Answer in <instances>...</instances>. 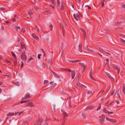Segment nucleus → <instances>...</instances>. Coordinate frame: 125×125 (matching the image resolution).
Wrapping results in <instances>:
<instances>
[{
    "label": "nucleus",
    "instance_id": "1",
    "mask_svg": "<svg viewBox=\"0 0 125 125\" xmlns=\"http://www.w3.org/2000/svg\"><path fill=\"white\" fill-rule=\"evenodd\" d=\"M20 55L21 58L22 60L24 61L26 60L27 56L26 55V52L24 51L21 52L20 53Z\"/></svg>",
    "mask_w": 125,
    "mask_h": 125
},
{
    "label": "nucleus",
    "instance_id": "2",
    "mask_svg": "<svg viewBox=\"0 0 125 125\" xmlns=\"http://www.w3.org/2000/svg\"><path fill=\"white\" fill-rule=\"evenodd\" d=\"M43 122V120L42 119H40L36 121L34 124V125H41L42 123Z\"/></svg>",
    "mask_w": 125,
    "mask_h": 125
},
{
    "label": "nucleus",
    "instance_id": "3",
    "mask_svg": "<svg viewBox=\"0 0 125 125\" xmlns=\"http://www.w3.org/2000/svg\"><path fill=\"white\" fill-rule=\"evenodd\" d=\"M30 97V94H26L24 97L22 99V100H25L29 99Z\"/></svg>",
    "mask_w": 125,
    "mask_h": 125
},
{
    "label": "nucleus",
    "instance_id": "4",
    "mask_svg": "<svg viewBox=\"0 0 125 125\" xmlns=\"http://www.w3.org/2000/svg\"><path fill=\"white\" fill-rule=\"evenodd\" d=\"M99 117L102 118L99 119L100 122L101 123L103 124L104 123V119L105 117L103 116V115L99 116Z\"/></svg>",
    "mask_w": 125,
    "mask_h": 125
},
{
    "label": "nucleus",
    "instance_id": "5",
    "mask_svg": "<svg viewBox=\"0 0 125 125\" xmlns=\"http://www.w3.org/2000/svg\"><path fill=\"white\" fill-rule=\"evenodd\" d=\"M113 67L114 69L117 70V73L118 74H119L120 72V69L116 65L113 64Z\"/></svg>",
    "mask_w": 125,
    "mask_h": 125
},
{
    "label": "nucleus",
    "instance_id": "6",
    "mask_svg": "<svg viewBox=\"0 0 125 125\" xmlns=\"http://www.w3.org/2000/svg\"><path fill=\"white\" fill-rule=\"evenodd\" d=\"M106 119L107 120L111 122H116L117 121L115 119H110L108 117H107Z\"/></svg>",
    "mask_w": 125,
    "mask_h": 125
},
{
    "label": "nucleus",
    "instance_id": "7",
    "mask_svg": "<svg viewBox=\"0 0 125 125\" xmlns=\"http://www.w3.org/2000/svg\"><path fill=\"white\" fill-rule=\"evenodd\" d=\"M79 64L82 67H83V71H84V69H85L86 67V66L85 64L83 63H80Z\"/></svg>",
    "mask_w": 125,
    "mask_h": 125
},
{
    "label": "nucleus",
    "instance_id": "8",
    "mask_svg": "<svg viewBox=\"0 0 125 125\" xmlns=\"http://www.w3.org/2000/svg\"><path fill=\"white\" fill-rule=\"evenodd\" d=\"M75 71H72L71 73V75L72 78L73 79L74 77L75 76Z\"/></svg>",
    "mask_w": 125,
    "mask_h": 125
},
{
    "label": "nucleus",
    "instance_id": "9",
    "mask_svg": "<svg viewBox=\"0 0 125 125\" xmlns=\"http://www.w3.org/2000/svg\"><path fill=\"white\" fill-rule=\"evenodd\" d=\"M82 43H80L79 46V51L81 52H82Z\"/></svg>",
    "mask_w": 125,
    "mask_h": 125
},
{
    "label": "nucleus",
    "instance_id": "10",
    "mask_svg": "<svg viewBox=\"0 0 125 125\" xmlns=\"http://www.w3.org/2000/svg\"><path fill=\"white\" fill-rule=\"evenodd\" d=\"M94 107L93 106H92V105L89 106L87 107L86 108L85 110V111L86 109V110L91 109L93 108H94Z\"/></svg>",
    "mask_w": 125,
    "mask_h": 125
},
{
    "label": "nucleus",
    "instance_id": "11",
    "mask_svg": "<svg viewBox=\"0 0 125 125\" xmlns=\"http://www.w3.org/2000/svg\"><path fill=\"white\" fill-rule=\"evenodd\" d=\"M73 17L77 21H78V18L79 16L77 14L76 15L75 14H74L73 15Z\"/></svg>",
    "mask_w": 125,
    "mask_h": 125
},
{
    "label": "nucleus",
    "instance_id": "12",
    "mask_svg": "<svg viewBox=\"0 0 125 125\" xmlns=\"http://www.w3.org/2000/svg\"><path fill=\"white\" fill-rule=\"evenodd\" d=\"M32 37L36 40H38L39 38L35 35L34 34H33L32 35Z\"/></svg>",
    "mask_w": 125,
    "mask_h": 125
},
{
    "label": "nucleus",
    "instance_id": "13",
    "mask_svg": "<svg viewBox=\"0 0 125 125\" xmlns=\"http://www.w3.org/2000/svg\"><path fill=\"white\" fill-rule=\"evenodd\" d=\"M64 9V4L62 2L61 3V10H63Z\"/></svg>",
    "mask_w": 125,
    "mask_h": 125
},
{
    "label": "nucleus",
    "instance_id": "14",
    "mask_svg": "<svg viewBox=\"0 0 125 125\" xmlns=\"http://www.w3.org/2000/svg\"><path fill=\"white\" fill-rule=\"evenodd\" d=\"M26 106H33L32 103V102H30Z\"/></svg>",
    "mask_w": 125,
    "mask_h": 125
},
{
    "label": "nucleus",
    "instance_id": "15",
    "mask_svg": "<svg viewBox=\"0 0 125 125\" xmlns=\"http://www.w3.org/2000/svg\"><path fill=\"white\" fill-rule=\"evenodd\" d=\"M123 92L124 94H125V84H124L122 89Z\"/></svg>",
    "mask_w": 125,
    "mask_h": 125
},
{
    "label": "nucleus",
    "instance_id": "16",
    "mask_svg": "<svg viewBox=\"0 0 125 125\" xmlns=\"http://www.w3.org/2000/svg\"><path fill=\"white\" fill-rule=\"evenodd\" d=\"M13 114L14 113H11V112H9L7 114V116H10L12 115H13Z\"/></svg>",
    "mask_w": 125,
    "mask_h": 125
},
{
    "label": "nucleus",
    "instance_id": "17",
    "mask_svg": "<svg viewBox=\"0 0 125 125\" xmlns=\"http://www.w3.org/2000/svg\"><path fill=\"white\" fill-rule=\"evenodd\" d=\"M62 113L63 115L65 116L66 115H67V114L66 113L64 110H62Z\"/></svg>",
    "mask_w": 125,
    "mask_h": 125
},
{
    "label": "nucleus",
    "instance_id": "18",
    "mask_svg": "<svg viewBox=\"0 0 125 125\" xmlns=\"http://www.w3.org/2000/svg\"><path fill=\"white\" fill-rule=\"evenodd\" d=\"M90 78L92 80L95 81V80L94 79V78L93 77L92 75V73H91L90 74Z\"/></svg>",
    "mask_w": 125,
    "mask_h": 125
},
{
    "label": "nucleus",
    "instance_id": "19",
    "mask_svg": "<svg viewBox=\"0 0 125 125\" xmlns=\"http://www.w3.org/2000/svg\"><path fill=\"white\" fill-rule=\"evenodd\" d=\"M11 53L12 55L15 58V60H17V58L16 57V55L13 52H11Z\"/></svg>",
    "mask_w": 125,
    "mask_h": 125
},
{
    "label": "nucleus",
    "instance_id": "20",
    "mask_svg": "<svg viewBox=\"0 0 125 125\" xmlns=\"http://www.w3.org/2000/svg\"><path fill=\"white\" fill-rule=\"evenodd\" d=\"M120 42L122 43L125 44V41L122 38H120Z\"/></svg>",
    "mask_w": 125,
    "mask_h": 125
},
{
    "label": "nucleus",
    "instance_id": "21",
    "mask_svg": "<svg viewBox=\"0 0 125 125\" xmlns=\"http://www.w3.org/2000/svg\"><path fill=\"white\" fill-rule=\"evenodd\" d=\"M81 30L82 31L84 35L85 36V35L86 33L85 32V31L84 30L83 28H82L81 29Z\"/></svg>",
    "mask_w": 125,
    "mask_h": 125
},
{
    "label": "nucleus",
    "instance_id": "22",
    "mask_svg": "<svg viewBox=\"0 0 125 125\" xmlns=\"http://www.w3.org/2000/svg\"><path fill=\"white\" fill-rule=\"evenodd\" d=\"M92 93V92L89 90H87L86 92V93L88 94H90Z\"/></svg>",
    "mask_w": 125,
    "mask_h": 125
},
{
    "label": "nucleus",
    "instance_id": "23",
    "mask_svg": "<svg viewBox=\"0 0 125 125\" xmlns=\"http://www.w3.org/2000/svg\"><path fill=\"white\" fill-rule=\"evenodd\" d=\"M56 85V83H54L51 86V89L53 88Z\"/></svg>",
    "mask_w": 125,
    "mask_h": 125
},
{
    "label": "nucleus",
    "instance_id": "24",
    "mask_svg": "<svg viewBox=\"0 0 125 125\" xmlns=\"http://www.w3.org/2000/svg\"><path fill=\"white\" fill-rule=\"evenodd\" d=\"M78 84H79V85H80V86H81L83 87H84V88H86V87L83 84H82L81 83H79Z\"/></svg>",
    "mask_w": 125,
    "mask_h": 125
},
{
    "label": "nucleus",
    "instance_id": "25",
    "mask_svg": "<svg viewBox=\"0 0 125 125\" xmlns=\"http://www.w3.org/2000/svg\"><path fill=\"white\" fill-rule=\"evenodd\" d=\"M57 5L58 7H59L60 5V2L59 0H57Z\"/></svg>",
    "mask_w": 125,
    "mask_h": 125
},
{
    "label": "nucleus",
    "instance_id": "26",
    "mask_svg": "<svg viewBox=\"0 0 125 125\" xmlns=\"http://www.w3.org/2000/svg\"><path fill=\"white\" fill-rule=\"evenodd\" d=\"M103 111L104 113H105V114H107L108 112H107L106 110V108H104L103 109Z\"/></svg>",
    "mask_w": 125,
    "mask_h": 125
},
{
    "label": "nucleus",
    "instance_id": "27",
    "mask_svg": "<svg viewBox=\"0 0 125 125\" xmlns=\"http://www.w3.org/2000/svg\"><path fill=\"white\" fill-rule=\"evenodd\" d=\"M33 59V58L32 57H31L29 59L27 63H29L30 62L31 60H32Z\"/></svg>",
    "mask_w": 125,
    "mask_h": 125
},
{
    "label": "nucleus",
    "instance_id": "28",
    "mask_svg": "<svg viewBox=\"0 0 125 125\" xmlns=\"http://www.w3.org/2000/svg\"><path fill=\"white\" fill-rule=\"evenodd\" d=\"M13 83L16 85L19 86V83L17 82H13Z\"/></svg>",
    "mask_w": 125,
    "mask_h": 125
},
{
    "label": "nucleus",
    "instance_id": "29",
    "mask_svg": "<svg viewBox=\"0 0 125 125\" xmlns=\"http://www.w3.org/2000/svg\"><path fill=\"white\" fill-rule=\"evenodd\" d=\"M98 50L100 51H102L104 52H105L103 50L102 48H98Z\"/></svg>",
    "mask_w": 125,
    "mask_h": 125
},
{
    "label": "nucleus",
    "instance_id": "30",
    "mask_svg": "<svg viewBox=\"0 0 125 125\" xmlns=\"http://www.w3.org/2000/svg\"><path fill=\"white\" fill-rule=\"evenodd\" d=\"M51 1L52 2V4L53 5H55V1L54 0H51Z\"/></svg>",
    "mask_w": 125,
    "mask_h": 125
},
{
    "label": "nucleus",
    "instance_id": "31",
    "mask_svg": "<svg viewBox=\"0 0 125 125\" xmlns=\"http://www.w3.org/2000/svg\"><path fill=\"white\" fill-rule=\"evenodd\" d=\"M45 12L46 13H48L49 14H51V13L48 10H46L45 11Z\"/></svg>",
    "mask_w": 125,
    "mask_h": 125
},
{
    "label": "nucleus",
    "instance_id": "32",
    "mask_svg": "<svg viewBox=\"0 0 125 125\" xmlns=\"http://www.w3.org/2000/svg\"><path fill=\"white\" fill-rule=\"evenodd\" d=\"M27 122H24L22 124V125H27Z\"/></svg>",
    "mask_w": 125,
    "mask_h": 125
},
{
    "label": "nucleus",
    "instance_id": "33",
    "mask_svg": "<svg viewBox=\"0 0 125 125\" xmlns=\"http://www.w3.org/2000/svg\"><path fill=\"white\" fill-rule=\"evenodd\" d=\"M17 60H15V61L14 62V65L15 66H16L17 64Z\"/></svg>",
    "mask_w": 125,
    "mask_h": 125
},
{
    "label": "nucleus",
    "instance_id": "34",
    "mask_svg": "<svg viewBox=\"0 0 125 125\" xmlns=\"http://www.w3.org/2000/svg\"><path fill=\"white\" fill-rule=\"evenodd\" d=\"M36 28L37 32H39V28L37 26H36Z\"/></svg>",
    "mask_w": 125,
    "mask_h": 125
},
{
    "label": "nucleus",
    "instance_id": "35",
    "mask_svg": "<svg viewBox=\"0 0 125 125\" xmlns=\"http://www.w3.org/2000/svg\"><path fill=\"white\" fill-rule=\"evenodd\" d=\"M101 107V105L100 104L99 105V106H98L97 109V110H98L100 109V108Z\"/></svg>",
    "mask_w": 125,
    "mask_h": 125
},
{
    "label": "nucleus",
    "instance_id": "36",
    "mask_svg": "<svg viewBox=\"0 0 125 125\" xmlns=\"http://www.w3.org/2000/svg\"><path fill=\"white\" fill-rule=\"evenodd\" d=\"M115 90H113L111 93V95H112L114 94Z\"/></svg>",
    "mask_w": 125,
    "mask_h": 125
},
{
    "label": "nucleus",
    "instance_id": "37",
    "mask_svg": "<svg viewBox=\"0 0 125 125\" xmlns=\"http://www.w3.org/2000/svg\"><path fill=\"white\" fill-rule=\"evenodd\" d=\"M80 61L79 60H75L74 61H72V62H79Z\"/></svg>",
    "mask_w": 125,
    "mask_h": 125
},
{
    "label": "nucleus",
    "instance_id": "38",
    "mask_svg": "<svg viewBox=\"0 0 125 125\" xmlns=\"http://www.w3.org/2000/svg\"><path fill=\"white\" fill-rule=\"evenodd\" d=\"M41 54H39L38 56V59H40V56H41Z\"/></svg>",
    "mask_w": 125,
    "mask_h": 125
},
{
    "label": "nucleus",
    "instance_id": "39",
    "mask_svg": "<svg viewBox=\"0 0 125 125\" xmlns=\"http://www.w3.org/2000/svg\"><path fill=\"white\" fill-rule=\"evenodd\" d=\"M28 15L30 16H31L32 15V13L31 12H28Z\"/></svg>",
    "mask_w": 125,
    "mask_h": 125
},
{
    "label": "nucleus",
    "instance_id": "40",
    "mask_svg": "<svg viewBox=\"0 0 125 125\" xmlns=\"http://www.w3.org/2000/svg\"><path fill=\"white\" fill-rule=\"evenodd\" d=\"M109 101H108V102L105 104V105L107 106H108L109 105Z\"/></svg>",
    "mask_w": 125,
    "mask_h": 125
},
{
    "label": "nucleus",
    "instance_id": "41",
    "mask_svg": "<svg viewBox=\"0 0 125 125\" xmlns=\"http://www.w3.org/2000/svg\"><path fill=\"white\" fill-rule=\"evenodd\" d=\"M6 62H7L8 63H11V62L9 60H7L6 61Z\"/></svg>",
    "mask_w": 125,
    "mask_h": 125
},
{
    "label": "nucleus",
    "instance_id": "42",
    "mask_svg": "<svg viewBox=\"0 0 125 125\" xmlns=\"http://www.w3.org/2000/svg\"><path fill=\"white\" fill-rule=\"evenodd\" d=\"M16 30L17 31V30L18 29L19 30L20 29V26L16 27Z\"/></svg>",
    "mask_w": 125,
    "mask_h": 125
},
{
    "label": "nucleus",
    "instance_id": "43",
    "mask_svg": "<svg viewBox=\"0 0 125 125\" xmlns=\"http://www.w3.org/2000/svg\"><path fill=\"white\" fill-rule=\"evenodd\" d=\"M51 72H52L53 73V74L55 76L56 75V74L55 72H53L52 70H51Z\"/></svg>",
    "mask_w": 125,
    "mask_h": 125
},
{
    "label": "nucleus",
    "instance_id": "44",
    "mask_svg": "<svg viewBox=\"0 0 125 125\" xmlns=\"http://www.w3.org/2000/svg\"><path fill=\"white\" fill-rule=\"evenodd\" d=\"M48 82V81L47 80H45L44 81V84H46Z\"/></svg>",
    "mask_w": 125,
    "mask_h": 125
},
{
    "label": "nucleus",
    "instance_id": "45",
    "mask_svg": "<svg viewBox=\"0 0 125 125\" xmlns=\"http://www.w3.org/2000/svg\"><path fill=\"white\" fill-rule=\"evenodd\" d=\"M117 94L118 96H119V97H120L119 93V92L118 91L117 92Z\"/></svg>",
    "mask_w": 125,
    "mask_h": 125
},
{
    "label": "nucleus",
    "instance_id": "46",
    "mask_svg": "<svg viewBox=\"0 0 125 125\" xmlns=\"http://www.w3.org/2000/svg\"><path fill=\"white\" fill-rule=\"evenodd\" d=\"M108 114H113V113L111 112L108 111V112L107 113Z\"/></svg>",
    "mask_w": 125,
    "mask_h": 125
},
{
    "label": "nucleus",
    "instance_id": "47",
    "mask_svg": "<svg viewBox=\"0 0 125 125\" xmlns=\"http://www.w3.org/2000/svg\"><path fill=\"white\" fill-rule=\"evenodd\" d=\"M67 71L69 72H72V70L70 69H68L67 70Z\"/></svg>",
    "mask_w": 125,
    "mask_h": 125
},
{
    "label": "nucleus",
    "instance_id": "48",
    "mask_svg": "<svg viewBox=\"0 0 125 125\" xmlns=\"http://www.w3.org/2000/svg\"><path fill=\"white\" fill-rule=\"evenodd\" d=\"M122 7L123 8H124L125 7V4H122L121 5Z\"/></svg>",
    "mask_w": 125,
    "mask_h": 125
},
{
    "label": "nucleus",
    "instance_id": "49",
    "mask_svg": "<svg viewBox=\"0 0 125 125\" xmlns=\"http://www.w3.org/2000/svg\"><path fill=\"white\" fill-rule=\"evenodd\" d=\"M86 49L87 50L89 51H91V50H90L88 47L87 46H86Z\"/></svg>",
    "mask_w": 125,
    "mask_h": 125
},
{
    "label": "nucleus",
    "instance_id": "50",
    "mask_svg": "<svg viewBox=\"0 0 125 125\" xmlns=\"http://www.w3.org/2000/svg\"><path fill=\"white\" fill-rule=\"evenodd\" d=\"M68 69L62 68V70L63 71H67Z\"/></svg>",
    "mask_w": 125,
    "mask_h": 125
},
{
    "label": "nucleus",
    "instance_id": "51",
    "mask_svg": "<svg viewBox=\"0 0 125 125\" xmlns=\"http://www.w3.org/2000/svg\"><path fill=\"white\" fill-rule=\"evenodd\" d=\"M50 7L52 8V9H53L54 8V7L53 6H52V5H51L50 6Z\"/></svg>",
    "mask_w": 125,
    "mask_h": 125
},
{
    "label": "nucleus",
    "instance_id": "52",
    "mask_svg": "<svg viewBox=\"0 0 125 125\" xmlns=\"http://www.w3.org/2000/svg\"><path fill=\"white\" fill-rule=\"evenodd\" d=\"M107 76L109 78H112V77H111V76L110 75L108 74H107Z\"/></svg>",
    "mask_w": 125,
    "mask_h": 125
},
{
    "label": "nucleus",
    "instance_id": "53",
    "mask_svg": "<svg viewBox=\"0 0 125 125\" xmlns=\"http://www.w3.org/2000/svg\"><path fill=\"white\" fill-rule=\"evenodd\" d=\"M27 101H21V102H20V103L21 104H22V103H26Z\"/></svg>",
    "mask_w": 125,
    "mask_h": 125
},
{
    "label": "nucleus",
    "instance_id": "54",
    "mask_svg": "<svg viewBox=\"0 0 125 125\" xmlns=\"http://www.w3.org/2000/svg\"><path fill=\"white\" fill-rule=\"evenodd\" d=\"M0 9H1L2 10H5L4 8L3 7H0Z\"/></svg>",
    "mask_w": 125,
    "mask_h": 125
},
{
    "label": "nucleus",
    "instance_id": "55",
    "mask_svg": "<svg viewBox=\"0 0 125 125\" xmlns=\"http://www.w3.org/2000/svg\"><path fill=\"white\" fill-rule=\"evenodd\" d=\"M109 101V105L111 104L112 103H113L114 102L113 101H111V102H110V101Z\"/></svg>",
    "mask_w": 125,
    "mask_h": 125
},
{
    "label": "nucleus",
    "instance_id": "56",
    "mask_svg": "<svg viewBox=\"0 0 125 125\" xmlns=\"http://www.w3.org/2000/svg\"><path fill=\"white\" fill-rule=\"evenodd\" d=\"M22 31L23 33H24L25 31V30L24 28H23L22 29Z\"/></svg>",
    "mask_w": 125,
    "mask_h": 125
},
{
    "label": "nucleus",
    "instance_id": "57",
    "mask_svg": "<svg viewBox=\"0 0 125 125\" xmlns=\"http://www.w3.org/2000/svg\"><path fill=\"white\" fill-rule=\"evenodd\" d=\"M116 102L117 104H119V102L118 100H116Z\"/></svg>",
    "mask_w": 125,
    "mask_h": 125
},
{
    "label": "nucleus",
    "instance_id": "58",
    "mask_svg": "<svg viewBox=\"0 0 125 125\" xmlns=\"http://www.w3.org/2000/svg\"><path fill=\"white\" fill-rule=\"evenodd\" d=\"M122 23V21H120L119 22H117V23L118 24H120L121 23Z\"/></svg>",
    "mask_w": 125,
    "mask_h": 125
},
{
    "label": "nucleus",
    "instance_id": "59",
    "mask_svg": "<svg viewBox=\"0 0 125 125\" xmlns=\"http://www.w3.org/2000/svg\"><path fill=\"white\" fill-rule=\"evenodd\" d=\"M102 5V7H103V6L104 5V3L103 2H101Z\"/></svg>",
    "mask_w": 125,
    "mask_h": 125
},
{
    "label": "nucleus",
    "instance_id": "60",
    "mask_svg": "<svg viewBox=\"0 0 125 125\" xmlns=\"http://www.w3.org/2000/svg\"><path fill=\"white\" fill-rule=\"evenodd\" d=\"M106 62H109V60L108 58H107L106 60Z\"/></svg>",
    "mask_w": 125,
    "mask_h": 125
},
{
    "label": "nucleus",
    "instance_id": "61",
    "mask_svg": "<svg viewBox=\"0 0 125 125\" xmlns=\"http://www.w3.org/2000/svg\"><path fill=\"white\" fill-rule=\"evenodd\" d=\"M50 28H52L51 29V30L52 31V25H50Z\"/></svg>",
    "mask_w": 125,
    "mask_h": 125
},
{
    "label": "nucleus",
    "instance_id": "62",
    "mask_svg": "<svg viewBox=\"0 0 125 125\" xmlns=\"http://www.w3.org/2000/svg\"><path fill=\"white\" fill-rule=\"evenodd\" d=\"M97 53L100 56H102V55L100 53L98 52H97Z\"/></svg>",
    "mask_w": 125,
    "mask_h": 125
},
{
    "label": "nucleus",
    "instance_id": "63",
    "mask_svg": "<svg viewBox=\"0 0 125 125\" xmlns=\"http://www.w3.org/2000/svg\"><path fill=\"white\" fill-rule=\"evenodd\" d=\"M1 29L2 30H4V27L3 26H2L1 27Z\"/></svg>",
    "mask_w": 125,
    "mask_h": 125
},
{
    "label": "nucleus",
    "instance_id": "64",
    "mask_svg": "<svg viewBox=\"0 0 125 125\" xmlns=\"http://www.w3.org/2000/svg\"><path fill=\"white\" fill-rule=\"evenodd\" d=\"M16 21V20L15 19H13V22H14Z\"/></svg>",
    "mask_w": 125,
    "mask_h": 125
}]
</instances>
